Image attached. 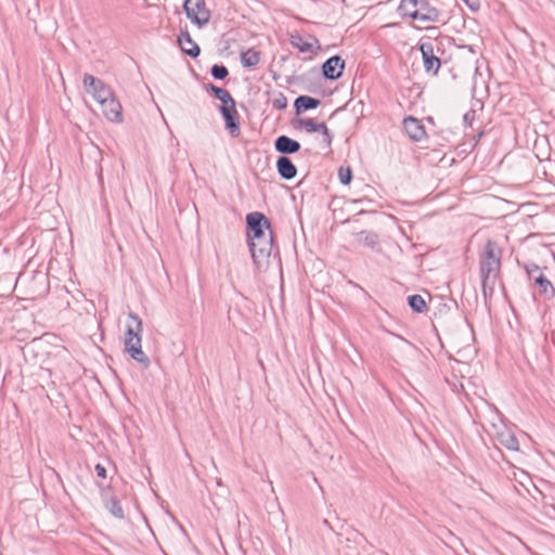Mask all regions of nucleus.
Returning a JSON list of instances; mask_svg holds the SVG:
<instances>
[{
	"label": "nucleus",
	"instance_id": "2",
	"mask_svg": "<svg viewBox=\"0 0 555 555\" xmlns=\"http://www.w3.org/2000/svg\"><path fill=\"white\" fill-rule=\"evenodd\" d=\"M398 12L402 17H410L424 23L440 22V11L429 0H401Z\"/></svg>",
	"mask_w": 555,
	"mask_h": 555
},
{
	"label": "nucleus",
	"instance_id": "16",
	"mask_svg": "<svg viewBox=\"0 0 555 555\" xmlns=\"http://www.w3.org/2000/svg\"><path fill=\"white\" fill-rule=\"evenodd\" d=\"M275 166L279 176L284 180H292L297 175V167L288 156H279Z\"/></svg>",
	"mask_w": 555,
	"mask_h": 555
},
{
	"label": "nucleus",
	"instance_id": "6",
	"mask_svg": "<svg viewBox=\"0 0 555 555\" xmlns=\"http://www.w3.org/2000/svg\"><path fill=\"white\" fill-rule=\"evenodd\" d=\"M522 268L529 280H532L534 285L539 288V294L550 299L555 295V288L552 282L545 276L541 267L533 261H528L522 264Z\"/></svg>",
	"mask_w": 555,
	"mask_h": 555
},
{
	"label": "nucleus",
	"instance_id": "37",
	"mask_svg": "<svg viewBox=\"0 0 555 555\" xmlns=\"http://www.w3.org/2000/svg\"><path fill=\"white\" fill-rule=\"evenodd\" d=\"M314 42L319 43V40L315 37H312Z\"/></svg>",
	"mask_w": 555,
	"mask_h": 555
},
{
	"label": "nucleus",
	"instance_id": "3",
	"mask_svg": "<svg viewBox=\"0 0 555 555\" xmlns=\"http://www.w3.org/2000/svg\"><path fill=\"white\" fill-rule=\"evenodd\" d=\"M502 249L495 241L488 240L479 259L480 278H499Z\"/></svg>",
	"mask_w": 555,
	"mask_h": 555
},
{
	"label": "nucleus",
	"instance_id": "33",
	"mask_svg": "<svg viewBox=\"0 0 555 555\" xmlns=\"http://www.w3.org/2000/svg\"><path fill=\"white\" fill-rule=\"evenodd\" d=\"M94 470L96 473V476L99 478H102V479H105L106 478V475H107V472H106V468L104 467V465L98 463L94 467Z\"/></svg>",
	"mask_w": 555,
	"mask_h": 555
},
{
	"label": "nucleus",
	"instance_id": "21",
	"mask_svg": "<svg viewBox=\"0 0 555 555\" xmlns=\"http://www.w3.org/2000/svg\"><path fill=\"white\" fill-rule=\"evenodd\" d=\"M260 62V52L248 49L241 52V63L243 67H255Z\"/></svg>",
	"mask_w": 555,
	"mask_h": 555
},
{
	"label": "nucleus",
	"instance_id": "28",
	"mask_svg": "<svg viewBox=\"0 0 555 555\" xmlns=\"http://www.w3.org/2000/svg\"><path fill=\"white\" fill-rule=\"evenodd\" d=\"M114 93L112 89L107 85H101L100 90L98 93L93 95V99L99 103L102 104L106 100H108L111 96H113Z\"/></svg>",
	"mask_w": 555,
	"mask_h": 555
},
{
	"label": "nucleus",
	"instance_id": "31",
	"mask_svg": "<svg viewBox=\"0 0 555 555\" xmlns=\"http://www.w3.org/2000/svg\"><path fill=\"white\" fill-rule=\"evenodd\" d=\"M319 132L322 134L324 143L331 146L334 135L324 122H322V128H320Z\"/></svg>",
	"mask_w": 555,
	"mask_h": 555
},
{
	"label": "nucleus",
	"instance_id": "24",
	"mask_svg": "<svg viewBox=\"0 0 555 555\" xmlns=\"http://www.w3.org/2000/svg\"><path fill=\"white\" fill-rule=\"evenodd\" d=\"M359 243L366 247L375 248L378 245V234L371 231H360L357 233Z\"/></svg>",
	"mask_w": 555,
	"mask_h": 555
},
{
	"label": "nucleus",
	"instance_id": "20",
	"mask_svg": "<svg viewBox=\"0 0 555 555\" xmlns=\"http://www.w3.org/2000/svg\"><path fill=\"white\" fill-rule=\"evenodd\" d=\"M292 126L295 129H305L308 133L319 132L322 128V122H317L313 118H298L292 120Z\"/></svg>",
	"mask_w": 555,
	"mask_h": 555
},
{
	"label": "nucleus",
	"instance_id": "29",
	"mask_svg": "<svg viewBox=\"0 0 555 555\" xmlns=\"http://www.w3.org/2000/svg\"><path fill=\"white\" fill-rule=\"evenodd\" d=\"M352 178H353V173H352V169L347 166V167H339L338 169V179H339V182L343 184V185H348L350 184V182L352 181Z\"/></svg>",
	"mask_w": 555,
	"mask_h": 555
},
{
	"label": "nucleus",
	"instance_id": "32",
	"mask_svg": "<svg viewBox=\"0 0 555 555\" xmlns=\"http://www.w3.org/2000/svg\"><path fill=\"white\" fill-rule=\"evenodd\" d=\"M475 118H476V109L475 108H470L463 116L464 125L466 127H472L473 126V121L475 120Z\"/></svg>",
	"mask_w": 555,
	"mask_h": 555
},
{
	"label": "nucleus",
	"instance_id": "4",
	"mask_svg": "<svg viewBox=\"0 0 555 555\" xmlns=\"http://www.w3.org/2000/svg\"><path fill=\"white\" fill-rule=\"evenodd\" d=\"M254 264L258 270L267 267L273 249V233L259 240L247 241Z\"/></svg>",
	"mask_w": 555,
	"mask_h": 555
},
{
	"label": "nucleus",
	"instance_id": "8",
	"mask_svg": "<svg viewBox=\"0 0 555 555\" xmlns=\"http://www.w3.org/2000/svg\"><path fill=\"white\" fill-rule=\"evenodd\" d=\"M418 50L422 53L423 66L426 74L437 76L441 67V60L436 54L431 38H422L418 42Z\"/></svg>",
	"mask_w": 555,
	"mask_h": 555
},
{
	"label": "nucleus",
	"instance_id": "7",
	"mask_svg": "<svg viewBox=\"0 0 555 555\" xmlns=\"http://www.w3.org/2000/svg\"><path fill=\"white\" fill-rule=\"evenodd\" d=\"M183 11L191 23L198 28L207 25L211 17L205 0H184Z\"/></svg>",
	"mask_w": 555,
	"mask_h": 555
},
{
	"label": "nucleus",
	"instance_id": "14",
	"mask_svg": "<svg viewBox=\"0 0 555 555\" xmlns=\"http://www.w3.org/2000/svg\"><path fill=\"white\" fill-rule=\"evenodd\" d=\"M274 149L281 154V156H287L298 153L301 145L297 140L285 134H281L274 140Z\"/></svg>",
	"mask_w": 555,
	"mask_h": 555
},
{
	"label": "nucleus",
	"instance_id": "17",
	"mask_svg": "<svg viewBox=\"0 0 555 555\" xmlns=\"http://www.w3.org/2000/svg\"><path fill=\"white\" fill-rule=\"evenodd\" d=\"M205 91L214 96L215 99L221 102L220 105H232V103H236L231 93L221 87H218L211 82L204 85Z\"/></svg>",
	"mask_w": 555,
	"mask_h": 555
},
{
	"label": "nucleus",
	"instance_id": "1",
	"mask_svg": "<svg viewBox=\"0 0 555 555\" xmlns=\"http://www.w3.org/2000/svg\"><path fill=\"white\" fill-rule=\"evenodd\" d=\"M142 320L134 312L128 313V323L125 331L124 350L131 359L149 369L151 360L142 350Z\"/></svg>",
	"mask_w": 555,
	"mask_h": 555
},
{
	"label": "nucleus",
	"instance_id": "30",
	"mask_svg": "<svg viewBox=\"0 0 555 555\" xmlns=\"http://www.w3.org/2000/svg\"><path fill=\"white\" fill-rule=\"evenodd\" d=\"M272 106L278 111L285 109L287 107V98L282 92H279L272 100Z\"/></svg>",
	"mask_w": 555,
	"mask_h": 555
},
{
	"label": "nucleus",
	"instance_id": "25",
	"mask_svg": "<svg viewBox=\"0 0 555 555\" xmlns=\"http://www.w3.org/2000/svg\"><path fill=\"white\" fill-rule=\"evenodd\" d=\"M289 42L294 48L298 49V51L301 53H307V52L312 51V43L306 42L299 34L292 35Z\"/></svg>",
	"mask_w": 555,
	"mask_h": 555
},
{
	"label": "nucleus",
	"instance_id": "18",
	"mask_svg": "<svg viewBox=\"0 0 555 555\" xmlns=\"http://www.w3.org/2000/svg\"><path fill=\"white\" fill-rule=\"evenodd\" d=\"M321 105V101L310 95H299L294 101V109L296 115H300L307 111L315 109Z\"/></svg>",
	"mask_w": 555,
	"mask_h": 555
},
{
	"label": "nucleus",
	"instance_id": "26",
	"mask_svg": "<svg viewBox=\"0 0 555 555\" xmlns=\"http://www.w3.org/2000/svg\"><path fill=\"white\" fill-rule=\"evenodd\" d=\"M496 279L498 278L489 276V280H485L483 278H481L482 296L486 301L493 296Z\"/></svg>",
	"mask_w": 555,
	"mask_h": 555
},
{
	"label": "nucleus",
	"instance_id": "35",
	"mask_svg": "<svg viewBox=\"0 0 555 555\" xmlns=\"http://www.w3.org/2000/svg\"><path fill=\"white\" fill-rule=\"evenodd\" d=\"M485 134V131L483 130H480L478 131L474 137H473V141H474V144L476 145L480 139L483 137Z\"/></svg>",
	"mask_w": 555,
	"mask_h": 555
},
{
	"label": "nucleus",
	"instance_id": "27",
	"mask_svg": "<svg viewBox=\"0 0 555 555\" xmlns=\"http://www.w3.org/2000/svg\"><path fill=\"white\" fill-rule=\"evenodd\" d=\"M210 75L216 80H224L229 76V69L223 64H214L210 68Z\"/></svg>",
	"mask_w": 555,
	"mask_h": 555
},
{
	"label": "nucleus",
	"instance_id": "15",
	"mask_svg": "<svg viewBox=\"0 0 555 555\" xmlns=\"http://www.w3.org/2000/svg\"><path fill=\"white\" fill-rule=\"evenodd\" d=\"M177 41L181 51L190 57L196 59L201 54L199 46L192 39L188 30H182Z\"/></svg>",
	"mask_w": 555,
	"mask_h": 555
},
{
	"label": "nucleus",
	"instance_id": "12",
	"mask_svg": "<svg viewBox=\"0 0 555 555\" xmlns=\"http://www.w3.org/2000/svg\"><path fill=\"white\" fill-rule=\"evenodd\" d=\"M403 130L412 142L421 143L427 139V132L422 121L414 116L404 117Z\"/></svg>",
	"mask_w": 555,
	"mask_h": 555
},
{
	"label": "nucleus",
	"instance_id": "22",
	"mask_svg": "<svg viewBox=\"0 0 555 555\" xmlns=\"http://www.w3.org/2000/svg\"><path fill=\"white\" fill-rule=\"evenodd\" d=\"M408 306L415 313H424L427 311V304L422 295L413 294L406 298Z\"/></svg>",
	"mask_w": 555,
	"mask_h": 555
},
{
	"label": "nucleus",
	"instance_id": "9",
	"mask_svg": "<svg viewBox=\"0 0 555 555\" xmlns=\"http://www.w3.org/2000/svg\"><path fill=\"white\" fill-rule=\"evenodd\" d=\"M218 111L224 120V129L232 138H237L241 134V121L236 103L228 106L219 105Z\"/></svg>",
	"mask_w": 555,
	"mask_h": 555
},
{
	"label": "nucleus",
	"instance_id": "5",
	"mask_svg": "<svg viewBox=\"0 0 555 555\" xmlns=\"http://www.w3.org/2000/svg\"><path fill=\"white\" fill-rule=\"evenodd\" d=\"M273 233L271 221L260 211H254L246 215V240L254 241L266 237V231Z\"/></svg>",
	"mask_w": 555,
	"mask_h": 555
},
{
	"label": "nucleus",
	"instance_id": "11",
	"mask_svg": "<svg viewBox=\"0 0 555 555\" xmlns=\"http://www.w3.org/2000/svg\"><path fill=\"white\" fill-rule=\"evenodd\" d=\"M345 66V60L340 55H333L321 65V74L324 79L334 81L343 76Z\"/></svg>",
	"mask_w": 555,
	"mask_h": 555
},
{
	"label": "nucleus",
	"instance_id": "10",
	"mask_svg": "<svg viewBox=\"0 0 555 555\" xmlns=\"http://www.w3.org/2000/svg\"><path fill=\"white\" fill-rule=\"evenodd\" d=\"M96 485L100 489V495H101V500L104 504V507L114 517H116L118 519H124L125 518L124 508H122L118 498L111 494V492H112L111 486L103 487L102 483H100V482H98Z\"/></svg>",
	"mask_w": 555,
	"mask_h": 555
},
{
	"label": "nucleus",
	"instance_id": "34",
	"mask_svg": "<svg viewBox=\"0 0 555 555\" xmlns=\"http://www.w3.org/2000/svg\"><path fill=\"white\" fill-rule=\"evenodd\" d=\"M472 11H478L480 8L479 0H463Z\"/></svg>",
	"mask_w": 555,
	"mask_h": 555
},
{
	"label": "nucleus",
	"instance_id": "36",
	"mask_svg": "<svg viewBox=\"0 0 555 555\" xmlns=\"http://www.w3.org/2000/svg\"><path fill=\"white\" fill-rule=\"evenodd\" d=\"M427 120H428V122H434V118H433V117H430V116H429V117H427Z\"/></svg>",
	"mask_w": 555,
	"mask_h": 555
},
{
	"label": "nucleus",
	"instance_id": "13",
	"mask_svg": "<svg viewBox=\"0 0 555 555\" xmlns=\"http://www.w3.org/2000/svg\"><path fill=\"white\" fill-rule=\"evenodd\" d=\"M101 105V109L103 115L113 122H121L122 121V107L119 101L115 98V95L111 96L108 100L103 102Z\"/></svg>",
	"mask_w": 555,
	"mask_h": 555
},
{
	"label": "nucleus",
	"instance_id": "23",
	"mask_svg": "<svg viewBox=\"0 0 555 555\" xmlns=\"http://www.w3.org/2000/svg\"><path fill=\"white\" fill-rule=\"evenodd\" d=\"M82 82H83L85 90L89 94H91L92 96L95 93H98V91L100 90V86L101 85H106L103 80H101L100 78L94 77L91 74H85Z\"/></svg>",
	"mask_w": 555,
	"mask_h": 555
},
{
	"label": "nucleus",
	"instance_id": "19",
	"mask_svg": "<svg viewBox=\"0 0 555 555\" xmlns=\"http://www.w3.org/2000/svg\"><path fill=\"white\" fill-rule=\"evenodd\" d=\"M498 442L511 451L519 450V442L516 436L508 429L502 430L496 434Z\"/></svg>",
	"mask_w": 555,
	"mask_h": 555
}]
</instances>
